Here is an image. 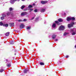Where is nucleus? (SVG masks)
Here are the masks:
<instances>
[{
    "label": "nucleus",
    "instance_id": "1",
    "mask_svg": "<svg viewBox=\"0 0 76 76\" xmlns=\"http://www.w3.org/2000/svg\"><path fill=\"white\" fill-rule=\"evenodd\" d=\"M70 32L72 35H74L76 34V32L73 29H71L70 31Z\"/></svg>",
    "mask_w": 76,
    "mask_h": 76
},
{
    "label": "nucleus",
    "instance_id": "50",
    "mask_svg": "<svg viewBox=\"0 0 76 76\" xmlns=\"http://www.w3.org/2000/svg\"><path fill=\"white\" fill-rule=\"evenodd\" d=\"M34 60H35V58H34Z\"/></svg>",
    "mask_w": 76,
    "mask_h": 76
},
{
    "label": "nucleus",
    "instance_id": "34",
    "mask_svg": "<svg viewBox=\"0 0 76 76\" xmlns=\"http://www.w3.org/2000/svg\"><path fill=\"white\" fill-rule=\"evenodd\" d=\"M30 57V56H29L28 55H27L26 56H25V57Z\"/></svg>",
    "mask_w": 76,
    "mask_h": 76
},
{
    "label": "nucleus",
    "instance_id": "32",
    "mask_svg": "<svg viewBox=\"0 0 76 76\" xmlns=\"http://www.w3.org/2000/svg\"><path fill=\"white\" fill-rule=\"evenodd\" d=\"M55 23H57V24H58V22L57 21H55Z\"/></svg>",
    "mask_w": 76,
    "mask_h": 76
},
{
    "label": "nucleus",
    "instance_id": "21",
    "mask_svg": "<svg viewBox=\"0 0 76 76\" xmlns=\"http://www.w3.org/2000/svg\"><path fill=\"white\" fill-rule=\"evenodd\" d=\"M32 5H29L28 7V8H32Z\"/></svg>",
    "mask_w": 76,
    "mask_h": 76
},
{
    "label": "nucleus",
    "instance_id": "53",
    "mask_svg": "<svg viewBox=\"0 0 76 76\" xmlns=\"http://www.w3.org/2000/svg\"><path fill=\"white\" fill-rule=\"evenodd\" d=\"M62 16H63V15H62Z\"/></svg>",
    "mask_w": 76,
    "mask_h": 76
},
{
    "label": "nucleus",
    "instance_id": "48",
    "mask_svg": "<svg viewBox=\"0 0 76 76\" xmlns=\"http://www.w3.org/2000/svg\"><path fill=\"white\" fill-rule=\"evenodd\" d=\"M15 51H17V50H15Z\"/></svg>",
    "mask_w": 76,
    "mask_h": 76
},
{
    "label": "nucleus",
    "instance_id": "38",
    "mask_svg": "<svg viewBox=\"0 0 76 76\" xmlns=\"http://www.w3.org/2000/svg\"><path fill=\"white\" fill-rule=\"evenodd\" d=\"M16 58H12V60H15Z\"/></svg>",
    "mask_w": 76,
    "mask_h": 76
},
{
    "label": "nucleus",
    "instance_id": "13",
    "mask_svg": "<svg viewBox=\"0 0 76 76\" xmlns=\"http://www.w3.org/2000/svg\"><path fill=\"white\" fill-rule=\"evenodd\" d=\"M56 35H53L52 36V38L53 39H55L56 38Z\"/></svg>",
    "mask_w": 76,
    "mask_h": 76
},
{
    "label": "nucleus",
    "instance_id": "42",
    "mask_svg": "<svg viewBox=\"0 0 76 76\" xmlns=\"http://www.w3.org/2000/svg\"><path fill=\"white\" fill-rule=\"evenodd\" d=\"M35 3H34L33 4V6H35Z\"/></svg>",
    "mask_w": 76,
    "mask_h": 76
},
{
    "label": "nucleus",
    "instance_id": "22",
    "mask_svg": "<svg viewBox=\"0 0 76 76\" xmlns=\"http://www.w3.org/2000/svg\"><path fill=\"white\" fill-rule=\"evenodd\" d=\"M4 24L2 23V22H0V26H3V25H4Z\"/></svg>",
    "mask_w": 76,
    "mask_h": 76
},
{
    "label": "nucleus",
    "instance_id": "43",
    "mask_svg": "<svg viewBox=\"0 0 76 76\" xmlns=\"http://www.w3.org/2000/svg\"><path fill=\"white\" fill-rule=\"evenodd\" d=\"M21 59L22 60H23V58L22 57L21 58Z\"/></svg>",
    "mask_w": 76,
    "mask_h": 76
},
{
    "label": "nucleus",
    "instance_id": "20",
    "mask_svg": "<svg viewBox=\"0 0 76 76\" xmlns=\"http://www.w3.org/2000/svg\"><path fill=\"white\" fill-rule=\"evenodd\" d=\"M10 44H14V41H12L10 42Z\"/></svg>",
    "mask_w": 76,
    "mask_h": 76
},
{
    "label": "nucleus",
    "instance_id": "19",
    "mask_svg": "<svg viewBox=\"0 0 76 76\" xmlns=\"http://www.w3.org/2000/svg\"><path fill=\"white\" fill-rule=\"evenodd\" d=\"M10 13H11V12H7V16H9L10 15Z\"/></svg>",
    "mask_w": 76,
    "mask_h": 76
},
{
    "label": "nucleus",
    "instance_id": "40",
    "mask_svg": "<svg viewBox=\"0 0 76 76\" xmlns=\"http://www.w3.org/2000/svg\"><path fill=\"white\" fill-rule=\"evenodd\" d=\"M30 10H31V11H32V10H33V9H30Z\"/></svg>",
    "mask_w": 76,
    "mask_h": 76
},
{
    "label": "nucleus",
    "instance_id": "30",
    "mask_svg": "<svg viewBox=\"0 0 76 76\" xmlns=\"http://www.w3.org/2000/svg\"><path fill=\"white\" fill-rule=\"evenodd\" d=\"M18 22H22V21H23V20L21 19H20L18 20Z\"/></svg>",
    "mask_w": 76,
    "mask_h": 76
},
{
    "label": "nucleus",
    "instance_id": "24",
    "mask_svg": "<svg viewBox=\"0 0 76 76\" xmlns=\"http://www.w3.org/2000/svg\"><path fill=\"white\" fill-rule=\"evenodd\" d=\"M7 66L8 67H10V66H11V64H10L8 65H7Z\"/></svg>",
    "mask_w": 76,
    "mask_h": 76
},
{
    "label": "nucleus",
    "instance_id": "35",
    "mask_svg": "<svg viewBox=\"0 0 76 76\" xmlns=\"http://www.w3.org/2000/svg\"><path fill=\"white\" fill-rule=\"evenodd\" d=\"M1 20H3V19H4V17H1Z\"/></svg>",
    "mask_w": 76,
    "mask_h": 76
},
{
    "label": "nucleus",
    "instance_id": "37",
    "mask_svg": "<svg viewBox=\"0 0 76 76\" xmlns=\"http://www.w3.org/2000/svg\"><path fill=\"white\" fill-rule=\"evenodd\" d=\"M34 12H37V10H34Z\"/></svg>",
    "mask_w": 76,
    "mask_h": 76
},
{
    "label": "nucleus",
    "instance_id": "4",
    "mask_svg": "<svg viewBox=\"0 0 76 76\" xmlns=\"http://www.w3.org/2000/svg\"><path fill=\"white\" fill-rule=\"evenodd\" d=\"M48 1H41V3L42 4H45V3H48Z\"/></svg>",
    "mask_w": 76,
    "mask_h": 76
},
{
    "label": "nucleus",
    "instance_id": "10",
    "mask_svg": "<svg viewBox=\"0 0 76 76\" xmlns=\"http://www.w3.org/2000/svg\"><path fill=\"white\" fill-rule=\"evenodd\" d=\"M45 11V9H42L41 10V12H44Z\"/></svg>",
    "mask_w": 76,
    "mask_h": 76
},
{
    "label": "nucleus",
    "instance_id": "9",
    "mask_svg": "<svg viewBox=\"0 0 76 76\" xmlns=\"http://www.w3.org/2000/svg\"><path fill=\"white\" fill-rule=\"evenodd\" d=\"M14 23H10V26L11 27H13L14 26Z\"/></svg>",
    "mask_w": 76,
    "mask_h": 76
},
{
    "label": "nucleus",
    "instance_id": "5",
    "mask_svg": "<svg viewBox=\"0 0 76 76\" xmlns=\"http://www.w3.org/2000/svg\"><path fill=\"white\" fill-rule=\"evenodd\" d=\"M73 26V24L72 23L68 24V27L69 28H71Z\"/></svg>",
    "mask_w": 76,
    "mask_h": 76
},
{
    "label": "nucleus",
    "instance_id": "3",
    "mask_svg": "<svg viewBox=\"0 0 76 76\" xmlns=\"http://www.w3.org/2000/svg\"><path fill=\"white\" fill-rule=\"evenodd\" d=\"M18 1H20V0H17ZM16 1H17V0H10V3H12V4H13V3H15V2Z\"/></svg>",
    "mask_w": 76,
    "mask_h": 76
},
{
    "label": "nucleus",
    "instance_id": "23",
    "mask_svg": "<svg viewBox=\"0 0 76 76\" xmlns=\"http://www.w3.org/2000/svg\"><path fill=\"white\" fill-rule=\"evenodd\" d=\"M71 18V20H75V18L74 17H72Z\"/></svg>",
    "mask_w": 76,
    "mask_h": 76
},
{
    "label": "nucleus",
    "instance_id": "33",
    "mask_svg": "<svg viewBox=\"0 0 76 76\" xmlns=\"http://www.w3.org/2000/svg\"><path fill=\"white\" fill-rule=\"evenodd\" d=\"M34 18H35V17H33V18H32L31 19V20H33Z\"/></svg>",
    "mask_w": 76,
    "mask_h": 76
},
{
    "label": "nucleus",
    "instance_id": "51",
    "mask_svg": "<svg viewBox=\"0 0 76 76\" xmlns=\"http://www.w3.org/2000/svg\"><path fill=\"white\" fill-rule=\"evenodd\" d=\"M29 12H31V11H30Z\"/></svg>",
    "mask_w": 76,
    "mask_h": 76
},
{
    "label": "nucleus",
    "instance_id": "47",
    "mask_svg": "<svg viewBox=\"0 0 76 76\" xmlns=\"http://www.w3.org/2000/svg\"><path fill=\"white\" fill-rule=\"evenodd\" d=\"M22 0V1H25V0Z\"/></svg>",
    "mask_w": 76,
    "mask_h": 76
},
{
    "label": "nucleus",
    "instance_id": "15",
    "mask_svg": "<svg viewBox=\"0 0 76 76\" xmlns=\"http://www.w3.org/2000/svg\"><path fill=\"white\" fill-rule=\"evenodd\" d=\"M8 24H4L3 25V26H5V27H8Z\"/></svg>",
    "mask_w": 76,
    "mask_h": 76
},
{
    "label": "nucleus",
    "instance_id": "28",
    "mask_svg": "<svg viewBox=\"0 0 76 76\" xmlns=\"http://www.w3.org/2000/svg\"><path fill=\"white\" fill-rule=\"evenodd\" d=\"M3 70H3V69H0V72H1V73L2 72H3Z\"/></svg>",
    "mask_w": 76,
    "mask_h": 76
},
{
    "label": "nucleus",
    "instance_id": "52",
    "mask_svg": "<svg viewBox=\"0 0 76 76\" xmlns=\"http://www.w3.org/2000/svg\"><path fill=\"white\" fill-rule=\"evenodd\" d=\"M66 58H68V57H66Z\"/></svg>",
    "mask_w": 76,
    "mask_h": 76
},
{
    "label": "nucleus",
    "instance_id": "7",
    "mask_svg": "<svg viewBox=\"0 0 76 76\" xmlns=\"http://www.w3.org/2000/svg\"><path fill=\"white\" fill-rule=\"evenodd\" d=\"M56 24L55 23H54L52 25V28H55L56 27Z\"/></svg>",
    "mask_w": 76,
    "mask_h": 76
},
{
    "label": "nucleus",
    "instance_id": "36",
    "mask_svg": "<svg viewBox=\"0 0 76 76\" xmlns=\"http://www.w3.org/2000/svg\"><path fill=\"white\" fill-rule=\"evenodd\" d=\"M28 10V8H26V9H24V11H26V10Z\"/></svg>",
    "mask_w": 76,
    "mask_h": 76
},
{
    "label": "nucleus",
    "instance_id": "29",
    "mask_svg": "<svg viewBox=\"0 0 76 76\" xmlns=\"http://www.w3.org/2000/svg\"><path fill=\"white\" fill-rule=\"evenodd\" d=\"M23 21L24 22H26V21H27V20L26 19H24Z\"/></svg>",
    "mask_w": 76,
    "mask_h": 76
},
{
    "label": "nucleus",
    "instance_id": "31",
    "mask_svg": "<svg viewBox=\"0 0 76 76\" xmlns=\"http://www.w3.org/2000/svg\"><path fill=\"white\" fill-rule=\"evenodd\" d=\"M67 34V33H64V36H66V35Z\"/></svg>",
    "mask_w": 76,
    "mask_h": 76
},
{
    "label": "nucleus",
    "instance_id": "46",
    "mask_svg": "<svg viewBox=\"0 0 76 76\" xmlns=\"http://www.w3.org/2000/svg\"><path fill=\"white\" fill-rule=\"evenodd\" d=\"M66 15V13H64V15Z\"/></svg>",
    "mask_w": 76,
    "mask_h": 76
},
{
    "label": "nucleus",
    "instance_id": "17",
    "mask_svg": "<svg viewBox=\"0 0 76 76\" xmlns=\"http://www.w3.org/2000/svg\"><path fill=\"white\" fill-rule=\"evenodd\" d=\"M28 71V70H26V69L24 70V73H27Z\"/></svg>",
    "mask_w": 76,
    "mask_h": 76
},
{
    "label": "nucleus",
    "instance_id": "11",
    "mask_svg": "<svg viewBox=\"0 0 76 76\" xmlns=\"http://www.w3.org/2000/svg\"><path fill=\"white\" fill-rule=\"evenodd\" d=\"M10 34V32H8L6 33V36H7V37H8V36Z\"/></svg>",
    "mask_w": 76,
    "mask_h": 76
},
{
    "label": "nucleus",
    "instance_id": "27",
    "mask_svg": "<svg viewBox=\"0 0 76 76\" xmlns=\"http://www.w3.org/2000/svg\"><path fill=\"white\" fill-rule=\"evenodd\" d=\"M30 28H31L30 27H27V29H28V30L30 29Z\"/></svg>",
    "mask_w": 76,
    "mask_h": 76
},
{
    "label": "nucleus",
    "instance_id": "8",
    "mask_svg": "<svg viewBox=\"0 0 76 76\" xmlns=\"http://www.w3.org/2000/svg\"><path fill=\"white\" fill-rule=\"evenodd\" d=\"M24 26H25L23 24H21L20 26V28H24Z\"/></svg>",
    "mask_w": 76,
    "mask_h": 76
},
{
    "label": "nucleus",
    "instance_id": "14",
    "mask_svg": "<svg viewBox=\"0 0 76 76\" xmlns=\"http://www.w3.org/2000/svg\"><path fill=\"white\" fill-rule=\"evenodd\" d=\"M58 21L60 22H63V20L61 19L60 18L58 20Z\"/></svg>",
    "mask_w": 76,
    "mask_h": 76
},
{
    "label": "nucleus",
    "instance_id": "18",
    "mask_svg": "<svg viewBox=\"0 0 76 76\" xmlns=\"http://www.w3.org/2000/svg\"><path fill=\"white\" fill-rule=\"evenodd\" d=\"M25 7V5H23L21 6V9H23Z\"/></svg>",
    "mask_w": 76,
    "mask_h": 76
},
{
    "label": "nucleus",
    "instance_id": "44",
    "mask_svg": "<svg viewBox=\"0 0 76 76\" xmlns=\"http://www.w3.org/2000/svg\"><path fill=\"white\" fill-rule=\"evenodd\" d=\"M36 19V20H37V19H38V18H37Z\"/></svg>",
    "mask_w": 76,
    "mask_h": 76
},
{
    "label": "nucleus",
    "instance_id": "41",
    "mask_svg": "<svg viewBox=\"0 0 76 76\" xmlns=\"http://www.w3.org/2000/svg\"><path fill=\"white\" fill-rule=\"evenodd\" d=\"M55 41H58V39H56L55 40Z\"/></svg>",
    "mask_w": 76,
    "mask_h": 76
},
{
    "label": "nucleus",
    "instance_id": "25",
    "mask_svg": "<svg viewBox=\"0 0 76 76\" xmlns=\"http://www.w3.org/2000/svg\"><path fill=\"white\" fill-rule=\"evenodd\" d=\"M9 10L10 11H12L13 10V8L12 7H10L9 8Z\"/></svg>",
    "mask_w": 76,
    "mask_h": 76
},
{
    "label": "nucleus",
    "instance_id": "12",
    "mask_svg": "<svg viewBox=\"0 0 76 76\" xmlns=\"http://www.w3.org/2000/svg\"><path fill=\"white\" fill-rule=\"evenodd\" d=\"M66 20H67V21H69V20H71V18L67 17V18Z\"/></svg>",
    "mask_w": 76,
    "mask_h": 76
},
{
    "label": "nucleus",
    "instance_id": "2",
    "mask_svg": "<svg viewBox=\"0 0 76 76\" xmlns=\"http://www.w3.org/2000/svg\"><path fill=\"white\" fill-rule=\"evenodd\" d=\"M65 28V27L63 26H61L59 27V30L63 31L64 30Z\"/></svg>",
    "mask_w": 76,
    "mask_h": 76
},
{
    "label": "nucleus",
    "instance_id": "39",
    "mask_svg": "<svg viewBox=\"0 0 76 76\" xmlns=\"http://www.w3.org/2000/svg\"><path fill=\"white\" fill-rule=\"evenodd\" d=\"M69 57V55H67L66 56V57Z\"/></svg>",
    "mask_w": 76,
    "mask_h": 76
},
{
    "label": "nucleus",
    "instance_id": "45",
    "mask_svg": "<svg viewBox=\"0 0 76 76\" xmlns=\"http://www.w3.org/2000/svg\"><path fill=\"white\" fill-rule=\"evenodd\" d=\"M6 61H8V60L7 59H6Z\"/></svg>",
    "mask_w": 76,
    "mask_h": 76
},
{
    "label": "nucleus",
    "instance_id": "49",
    "mask_svg": "<svg viewBox=\"0 0 76 76\" xmlns=\"http://www.w3.org/2000/svg\"><path fill=\"white\" fill-rule=\"evenodd\" d=\"M15 55H16V53H15Z\"/></svg>",
    "mask_w": 76,
    "mask_h": 76
},
{
    "label": "nucleus",
    "instance_id": "26",
    "mask_svg": "<svg viewBox=\"0 0 76 76\" xmlns=\"http://www.w3.org/2000/svg\"><path fill=\"white\" fill-rule=\"evenodd\" d=\"M2 16L4 18V17H6V15L5 14H2Z\"/></svg>",
    "mask_w": 76,
    "mask_h": 76
},
{
    "label": "nucleus",
    "instance_id": "16",
    "mask_svg": "<svg viewBox=\"0 0 76 76\" xmlns=\"http://www.w3.org/2000/svg\"><path fill=\"white\" fill-rule=\"evenodd\" d=\"M40 65H41V66H43V65H44V63L42 62H40Z\"/></svg>",
    "mask_w": 76,
    "mask_h": 76
},
{
    "label": "nucleus",
    "instance_id": "6",
    "mask_svg": "<svg viewBox=\"0 0 76 76\" xmlns=\"http://www.w3.org/2000/svg\"><path fill=\"white\" fill-rule=\"evenodd\" d=\"M27 13L26 12H24L21 13V16H25V15H26Z\"/></svg>",
    "mask_w": 76,
    "mask_h": 76
}]
</instances>
